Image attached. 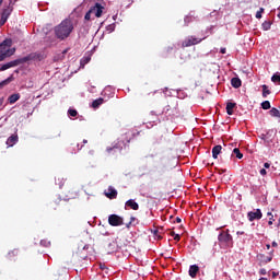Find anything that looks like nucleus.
I'll list each match as a JSON object with an SVG mask.
<instances>
[{"label":"nucleus","instance_id":"nucleus-2","mask_svg":"<svg viewBox=\"0 0 280 280\" xmlns=\"http://www.w3.org/2000/svg\"><path fill=\"white\" fill-rule=\"evenodd\" d=\"M71 32H73V21H71V19L61 21V23L55 27L56 36H71Z\"/></svg>","mask_w":280,"mask_h":280},{"label":"nucleus","instance_id":"nucleus-7","mask_svg":"<svg viewBox=\"0 0 280 280\" xmlns=\"http://www.w3.org/2000/svg\"><path fill=\"white\" fill-rule=\"evenodd\" d=\"M108 224H110V226H124V218L118 214H110L108 217Z\"/></svg>","mask_w":280,"mask_h":280},{"label":"nucleus","instance_id":"nucleus-16","mask_svg":"<svg viewBox=\"0 0 280 280\" xmlns=\"http://www.w3.org/2000/svg\"><path fill=\"white\" fill-rule=\"evenodd\" d=\"M200 270V267H198V265H191L189 267V277H191V279H196V275H198V271Z\"/></svg>","mask_w":280,"mask_h":280},{"label":"nucleus","instance_id":"nucleus-41","mask_svg":"<svg viewBox=\"0 0 280 280\" xmlns=\"http://www.w3.org/2000/svg\"><path fill=\"white\" fill-rule=\"evenodd\" d=\"M277 277H279V272L272 271V279H277Z\"/></svg>","mask_w":280,"mask_h":280},{"label":"nucleus","instance_id":"nucleus-8","mask_svg":"<svg viewBox=\"0 0 280 280\" xmlns=\"http://www.w3.org/2000/svg\"><path fill=\"white\" fill-rule=\"evenodd\" d=\"M104 5L100 2H96L93 7L90 8V12L96 16V19H102V14H104Z\"/></svg>","mask_w":280,"mask_h":280},{"label":"nucleus","instance_id":"nucleus-12","mask_svg":"<svg viewBox=\"0 0 280 280\" xmlns=\"http://www.w3.org/2000/svg\"><path fill=\"white\" fill-rule=\"evenodd\" d=\"M132 209L133 211H139V203L135 199H129L125 203V209Z\"/></svg>","mask_w":280,"mask_h":280},{"label":"nucleus","instance_id":"nucleus-9","mask_svg":"<svg viewBox=\"0 0 280 280\" xmlns=\"http://www.w3.org/2000/svg\"><path fill=\"white\" fill-rule=\"evenodd\" d=\"M19 65H23V59L19 58L12 61H9L0 67V71H8V69H12L13 67H19Z\"/></svg>","mask_w":280,"mask_h":280},{"label":"nucleus","instance_id":"nucleus-6","mask_svg":"<svg viewBox=\"0 0 280 280\" xmlns=\"http://www.w3.org/2000/svg\"><path fill=\"white\" fill-rule=\"evenodd\" d=\"M202 40H205V38L188 36L182 42V47L183 49H185V47H194V45H198L199 43H202Z\"/></svg>","mask_w":280,"mask_h":280},{"label":"nucleus","instance_id":"nucleus-57","mask_svg":"<svg viewBox=\"0 0 280 280\" xmlns=\"http://www.w3.org/2000/svg\"><path fill=\"white\" fill-rule=\"evenodd\" d=\"M259 280H269L268 278H260Z\"/></svg>","mask_w":280,"mask_h":280},{"label":"nucleus","instance_id":"nucleus-5","mask_svg":"<svg viewBox=\"0 0 280 280\" xmlns=\"http://www.w3.org/2000/svg\"><path fill=\"white\" fill-rule=\"evenodd\" d=\"M218 241L221 248H232L233 246V236L229 233V230L222 231L218 236Z\"/></svg>","mask_w":280,"mask_h":280},{"label":"nucleus","instance_id":"nucleus-27","mask_svg":"<svg viewBox=\"0 0 280 280\" xmlns=\"http://www.w3.org/2000/svg\"><path fill=\"white\" fill-rule=\"evenodd\" d=\"M12 80H14V75L11 74L8 79H5L4 81L0 82V89L1 86H5V84H10V82H12Z\"/></svg>","mask_w":280,"mask_h":280},{"label":"nucleus","instance_id":"nucleus-50","mask_svg":"<svg viewBox=\"0 0 280 280\" xmlns=\"http://www.w3.org/2000/svg\"><path fill=\"white\" fill-rule=\"evenodd\" d=\"M130 224H132V221L126 224L127 229H130Z\"/></svg>","mask_w":280,"mask_h":280},{"label":"nucleus","instance_id":"nucleus-11","mask_svg":"<svg viewBox=\"0 0 280 280\" xmlns=\"http://www.w3.org/2000/svg\"><path fill=\"white\" fill-rule=\"evenodd\" d=\"M272 135H275V130L269 129L266 133H261L260 139L265 141V143H272Z\"/></svg>","mask_w":280,"mask_h":280},{"label":"nucleus","instance_id":"nucleus-38","mask_svg":"<svg viewBox=\"0 0 280 280\" xmlns=\"http://www.w3.org/2000/svg\"><path fill=\"white\" fill-rule=\"evenodd\" d=\"M272 261V256L265 257V264H270Z\"/></svg>","mask_w":280,"mask_h":280},{"label":"nucleus","instance_id":"nucleus-45","mask_svg":"<svg viewBox=\"0 0 280 280\" xmlns=\"http://www.w3.org/2000/svg\"><path fill=\"white\" fill-rule=\"evenodd\" d=\"M220 54H226V48H221Z\"/></svg>","mask_w":280,"mask_h":280},{"label":"nucleus","instance_id":"nucleus-19","mask_svg":"<svg viewBox=\"0 0 280 280\" xmlns=\"http://www.w3.org/2000/svg\"><path fill=\"white\" fill-rule=\"evenodd\" d=\"M21 100V94L15 93L9 96L8 102L9 104H16Z\"/></svg>","mask_w":280,"mask_h":280},{"label":"nucleus","instance_id":"nucleus-53","mask_svg":"<svg viewBox=\"0 0 280 280\" xmlns=\"http://www.w3.org/2000/svg\"><path fill=\"white\" fill-rule=\"evenodd\" d=\"M213 14H218V12L213 11L212 13H210V16H213Z\"/></svg>","mask_w":280,"mask_h":280},{"label":"nucleus","instance_id":"nucleus-56","mask_svg":"<svg viewBox=\"0 0 280 280\" xmlns=\"http://www.w3.org/2000/svg\"><path fill=\"white\" fill-rule=\"evenodd\" d=\"M158 234H159V230H155V231H154V235H158Z\"/></svg>","mask_w":280,"mask_h":280},{"label":"nucleus","instance_id":"nucleus-3","mask_svg":"<svg viewBox=\"0 0 280 280\" xmlns=\"http://www.w3.org/2000/svg\"><path fill=\"white\" fill-rule=\"evenodd\" d=\"M14 54H16V48L12 47V39H4L0 44V62L5 58H10V56H14Z\"/></svg>","mask_w":280,"mask_h":280},{"label":"nucleus","instance_id":"nucleus-1","mask_svg":"<svg viewBox=\"0 0 280 280\" xmlns=\"http://www.w3.org/2000/svg\"><path fill=\"white\" fill-rule=\"evenodd\" d=\"M132 137H135V132L127 131L119 138L118 142L115 145L107 147L106 151L108 152V154H110L113 150H118L119 152H121V150H126V147L128 145V143H130Z\"/></svg>","mask_w":280,"mask_h":280},{"label":"nucleus","instance_id":"nucleus-26","mask_svg":"<svg viewBox=\"0 0 280 280\" xmlns=\"http://www.w3.org/2000/svg\"><path fill=\"white\" fill-rule=\"evenodd\" d=\"M195 20H196V16L194 15H186L184 19L186 25H189V23H194Z\"/></svg>","mask_w":280,"mask_h":280},{"label":"nucleus","instance_id":"nucleus-22","mask_svg":"<svg viewBox=\"0 0 280 280\" xmlns=\"http://www.w3.org/2000/svg\"><path fill=\"white\" fill-rule=\"evenodd\" d=\"M232 156H236V159H244V154L237 148L233 149Z\"/></svg>","mask_w":280,"mask_h":280},{"label":"nucleus","instance_id":"nucleus-18","mask_svg":"<svg viewBox=\"0 0 280 280\" xmlns=\"http://www.w3.org/2000/svg\"><path fill=\"white\" fill-rule=\"evenodd\" d=\"M12 10H13V8L10 7V4L5 9H3L2 13H1L2 19H7V20L10 19V14H12Z\"/></svg>","mask_w":280,"mask_h":280},{"label":"nucleus","instance_id":"nucleus-49","mask_svg":"<svg viewBox=\"0 0 280 280\" xmlns=\"http://www.w3.org/2000/svg\"><path fill=\"white\" fill-rule=\"evenodd\" d=\"M236 235H244V232L238 231V232H236Z\"/></svg>","mask_w":280,"mask_h":280},{"label":"nucleus","instance_id":"nucleus-15","mask_svg":"<svg viewBox=\"0 0 280 280\" xmlns=\"http://www.w3.org/2000/svg\"><path fill=\"white\" fill-rule=\"evenodd\" d=\"M44 43H45V47H54V45H56V37L45 36Z\"/></svg>","mask_w":280,"mask_h":280},{"label":"nucleus","instance_id":"nucleus-51","mask_svg":"<svg viewBox=\"0 0 280 280\" xmlns=\"http://www.w3.org/2000/svg\"><path fill=\"white\" fill-rule=\"evenodd\" d=\"M278 19H280V8H278V14H277Z\"/></svg>","mask_w":280,"mask_h":280},{"label":"nucleus","instance_id":"nucleus-21","mask_svg":"<svg viewBox=\"0 0 280 280\" xmlns=\"http://www.w3.org/2000/svg\"><path fill=\"white\" fill-rule=\"evenodd\" d=\"M104 104V98L100 97L92 102V108H100Z\"/></svg>","mask_w":280,"mask_h":280},{"label":"nucleus","instance_id":"nucleus-37","mask_svg":"<svg viewBox=\"0 0 280 280\" xmlns=\"http://www.w3.org/2000/svg\"><path fill=\"white\" fill-rule=\"evenodd\" d=\"M5 23H8V19L1 16L0 26L5 25Z\"/></svg>","mask_w":280,"mask_h":280},{"label":"nucleus","instance_id":"nucleus-35","mask_svg":"<svg viewBox=\"0 0 280 280\" xmlns=\"http://www.w3.org/2000/svg\"><path fill=\"white\" fill-rule=\"evenodd\" d=\"M265 9L260 8L257 12H256V19H261V14H264Z\"/></svg>","mask_w":280,"mask_h":280},{"label":"nucleus","instance_id":"nucleus-39","mask_svg":"<svg viewBox=\"0 0 280 280\" xmlns=\"http://www.w3.org/2000/svg\"><path fill=\"white\" fill-rule=\"evenodd\" d=\"M259 173H260V176H266V174H268L266 168H261Z\"/></svg>","mask_w":280,"mask_h":280},{"label":"nucleus","instance_id":"nucleus-20","mask_svg":"<svg viewBox=\"0 0 280 280\" xmlns=\"http://www.w3.org/2000/svg\"><path fill=\"white\" fill-rule=\"evenodd\" d=\"M231 84L233 89H240L242 86V80L240 78H232Z\"/></svg>","mask_w":280,"mask_h":280},{"label":"nucleus","instance_id":"nucleus-25","mask_svg":"<svg viewBox=\"0 0 280 280\" xmlns=\"http://www.w3.org/2000/svg\"><path fill=\"white\" fill-rule=\"evenodd\" d=\"M16 255H19V249H13L8 253L7 257H8V259H14V257H16Z\"/></svg>","mask_w":280,"mask_h":280},{"label":"nucleus","instance_id":"nucleus-52","mask_svg":"<svg viewBox=\"0 0 280 280\" xmlns=\"http://www.w3.org/2000/svg\"><path fill=\"white\" fill-rule=\"evenodd\" d=\"M175 240H177V242H178V240H180V235L177 234V235L175 236Z\"/></svg>","mask_w":280,"mask_h":280},{"label":"nucleus","instance_id":"nucleus-42","mask_svg":"<svg viewBox=\"0 0 280 280\" xmlns=\"http://www.w3.org/2000/svg\"><path fill=\"white\" fill-rule=\"evenodd\" d=\"M249 40V45H255V39H253V37H247Z\"/></svg>","mask_w":280,"mask_h":280},{"label":"nucleus","instance_id":"nucleus-33","mask_svg":"<svg viewBox=\"0 0 280 280\" xmlns=\"http://www.w3.org/2000/svg\"><path fill=\"white\" fill-rule=\"evenodd\" d=\"M40 246H44V248H49V246H51V242H49L47 240H42Z\"/></svg>","mask_w":280,"mask_h":280},{"label":"nucleus","instance_id":"nucleus-55","mask_svg":"<svg viewBox=\"0 0 280 280\" xmlns=\"http://www.w3.org/2000/svg\"><path fill=\"white\" fill-rule=\"evenodd\" d=\"M266 246H267V250H270V244H267Z\"/></svg>","mask_w":280,"mask_h":280},{"label":"nucleus","instance_id":"nucleus-61","mask_svg":"<svg viewBox=\"0 0 280 280\" xmlns=\"http://www.w3.org/2000/svg\"><path fill=\"white\" fill-rule=\"evenodd\" d=\"M135 221V217H131V222Z\"/></svg>","mask_w":280,"mask_h":280},{"label":"nucleus","instance_id":"nucleus-31","mask_svg":"<svg viewBox=\"0 0 280 280\" xmlns=\"http://www.w3.org/2000/svg\"><path fill=\"white\" fill-rule=\"evenodd\" d=\"M271 25H272V22H270V21H265V22L262 23V30H265V32H268V30H270Z\"/></svg>","mask_w":280,"mask_h":280},{"label":"nucleus","instance_id":"nucleus-47","mask_svg":"<svg viewBox=\"0 0 280 280\" xmlns=\"http://www.w3.org/2000/svg\"><path fill=\"white\" fill-rule=\"evenodd\" d=\"M266 269H260V275H266Z\"/></svg>","mask_w":280,"mask_h":280},{"label":"nucleus","instance_id":"nucleus-58","mask_svg":"<svg viewBox=\"0 0 280 280\" xmlns=\"http://www.w3.org/2000/svg\"><path fill=\"white\" fill-rule=\"evenodd\" d=\"M267 215H271V218H272V212H268Z\"/></svg>","mask_w":280,"mask_h":280},{"label":"nucleus","instance_id":"nucleus-23","mask_svg":"<svg viewBox=\"0 0 280 280\" xmlns=\"http://www.w3.org/2000/svg\"><path fill=\"white\" fill-rule=\"evenodd\" d=\"M269 115L271 117H279L280 118V112L279 109H277V107H272L270 110H269Z\"/></svg>","mask_w":280,"mask_h":280},{"label":"nucleus","instance_id":"nucleus-32","mask_svg":"<svg viewBox=\"0 0 280 280\" xmlns=\"http://www.w3.org/2000/svg\"><path fill=\"white\" fill-rule=\"evenodd\" d=\"M261 108H262L264 110H270V101H264V102L261 103Z\"/></svg>","mask_w":280,"mask_h":280},{"label":"nucleus","instance_id":"nucleus-34","mask_svg":"<svg viewBox=\"0 0 280 280\" xmlns=\"http://www.w3.org/2000/svg\"><path fill=\"white\" fill-rule=\"evenodd\" d=\"M68 115H69V117H78V110L70 109V110H68Z\"/></svg>","mask_w":280,"mask_h":280},{"label":"nucleus","instance_id":"nucleus-30","mask_svg":"<svg viewBox=\"0 0 280 280\" xmlns=\"http://www.w3.org/2000/svg\"><path fill=\"white\" fill-rule=\"evenodd\" d=\"M91 62V56L83 57L81 59V67H84V65H89Z\"/></svg>","mask_w":280,"mask_h":280},{"label":"nucleus","instance_id":"nucleus-29","mask_svg":"<svg viewBox=\"0 0 280 280\" xmlns=\"http://www.w3.org/2000/svg\"><path fill=\"white\" fill-rule=\"evenodd\" d=\"M270 95V90H268V85H262V97H268Z\"/></svg>","mask_w":280,"mask_h":280},{"label":"nucleus","instance_id":"nucleus-17","mask_svg":"<svg viewBox=\"0 0 280 280\" xmlns=\"http://www.w3.org/2000/svg\"><path fill=\"white\" fill-rule=\"evenodd\" d=\"M222 153V145L217 144L212 148V159H218L220 154Z\"/></svg>","mask_w":280,"mask_h":280},{"label":"nucleus","instance_id":"nucleus-43","mask_svg":"<svg viewBox=\"0 0 280 280\" xmlns=\"http://www.w3.org/2000/svg\"><path fill=\"white\" fill-rule=\"evenodd\" d=\"M264 167H265V170H269L270 163L266 162V163L264 164Z\"/></svg>","mask_w":280,"mask_h":280},{"label":"nucleus","instance_id":"nucleus-40","mask_svg":"<svg viewBox=\"0 0 280 280\" xmlns=\"http://www.w3.org/2000/svg\"><path fill=\"white\" fill-rule=\"evenodd\" d=\"M65 185V179H59V189H62V186Z\"/></svg>","mask_w":280,"mask_h":280},{"label":"nucleus","instance_id":"nucleus-14","mask_svg":"<svg viewBox=\"0 0 280 280\" xmlns=\"http://www.w3.org/2000/svg\"><path fill=\"white\" fill-rule=\"evenodd\" d=\"M105 196L106 198H109V200L117 198V189H115L113 186H109L105 192Z\"/></svg>","mask_w":280,"mask_h":280},{"label":"nucleus","instance_id":"nucleus-28","mask_svg":"<svg viewBox=\"0 0 280 280\" xmlns=\"http://www.w3.org/2000/svg\"><path fill=\"white\" fill-rule=\"evenodd\" d=\"M271 82H275L277 84H280V73L277 72L271 77Z\"/></svg>","mask_w":280,"mask_h":280},{"label":"nucleus","instance_id":"nucleus-64","mask_svg":"<svg viewBox=\"0 0 280 280\" xmlns=\"http://www.w3.org/2000/svg\"><path fill=\"white\" fill-rule=\"evenodd\" d=\"M15 73H19V70H15Z\"/></svg>","mask_w":280,"mask_h":280},{"label":"nucleus","instance_id":"nucleus-36","mask_svg":"<svg viewBox=\"0 0 280 280\" xmlns=\"http://www.w3.org/2000/svg\"><path fill=\"white\" fill-rule=\"evenodd\" d=\"M93 14V12H91V9L85 13L84 15V20L85 21H91V15Z\"/></svg>","mask_w":280,"mask_h":280},{"label":"nucleus","instance_id":"nucleus-13","mask_svg":"<svg viewBox=\"0 0 280 280\" xmlns=\"http://www.w3.org/2000/svg\"><path fill=\"white\" fill-rule=\"evenodd\" d=\"M16 143H19V135H12L7 139V145L9 148H12L14 145H16Z\"/></svg>","mask_w":280,"mask_h":280},{"label":"nucleus","instance_id":"nucleus-62","mask_svg":"<svg viewBox=\"0 0 280 280\" xmlns=\"http://www.w3.org/2000/svg\"><path fill=\"white\" fill-rule=\"evenodd\" d=\"M108 89H110V86H107L105 90L108 91Z\"/></svg>","mask_w":280,"mask_h":280},{"label":"nucleus","instance_id":"nucleus-63","mask_svg":"<svg viewBox=\"0 0 280 280\" xmlns=\"http://www.w3.org/2000/svg\"><path fill=\"white\" fill-rule=\"evenodd\" d=\"M3 3V0H0V5Z\"/></svg>","mask_w":280,"mask_h":280},{"label":"nucleus","instance_id":"nucleus-54","mask_svg":"<svg viewBox=\"0 0 280 280\" xmlns=\"http://www.w3.org/2000/svg\"><path fill=\"white\" fill-rule=\"evenodd\" d=\"M58 38H60V40H65V36H59Z\"/></svg>","mask_w":280,"mask_h":280},{"label":"nucleus","instance_id":"nucleus-46","mask_svg":"<svg viewBox=\"0 0 280 280\" xmlns=\"http://www.w3.org/2000/svg\"><path fill=\"white\" fill-rule=\"evenodd\" d=\"M176 222H177V224H180V222H183V220L179 217H177Z\"/></svg>","mask_w":280,"mask_h":280},{"label":"nucleus","instance_id":"nucleus-4","mask_svg":"<svg viewBox=\"0 0 280 280\" xmlns=\"http://www.w3.org/2000/svg\"><path fill=\"white\" fill-rule=\"evenodd\" d=\"M47 58V52L45 50L31 52L25 57H22V63L25 65V62H43Z\"/></svg>","mask_w":280,"mask_h":280},{"label":"nucleus","instance_id":"nucleus-59","mask_svg":"<svg viewBox=\"0 0 280 280\" xmlns=\"http://www.w3.org/2000/svg\"><path fill=\"white\" fill-rule=\"evenodd\" d=\"M83 143L85 144V143H89V141L88 140H83Z\"/></svg>","mask_w":280,"mask_h":280},{"label":"nucleus","instance_id":"nucleus-60","mask_svg":"<svg viewBox=\"0 0 280 280\" xmlns=\"http://www.w3.org/2000/svg\"><path fill=\"white\" fill-rule=\"evenodd\" d=\"M67 51H68V50L66 49V50L62 51V54L65 55V54H67Z\"/></svg>","mask_w":280,"mask_h":280},{"label":"nucleus","instance_id":"nucleus-48","mask_svg":"<svg viewBox=\"0 0 280 280\" xmlns=\"http://www.w3.org/2000/svg\"><path fill=\"white\" fill-rule=\"evenodd\" d=\"M269 226H272V218L268 221Z\"/></svg>","mask_w":280,"mask_h":280},{"label":"nucleus","instance_id":"nucleus-10","mask_svg":"<svg viewBox=\"0 0 280 280\" xmlns=\"http://www.w3.org/2000/svg\"><path fill=\"white\" fill-rule=\"evenodd\" d=\"M264 218V214L261 213L260 209H256L255 211H249L247 213V219L249 222H255V220H261Z\"/></svg>","mask_w":280,"mask_h":280},{"label":"nucleus","instance_id":"nucleus-44","mask_svg":"<svg viewBox=\"0 0 280 280\" xmlns=\"http://www.w3.org/2000/svg\"><path fill=\"white\" fill-rule=\"evenodd\" d=\"M271 246H272L273 248H277V246H279V244H277V242L273 241V242L271 243Z\"/></svg>","mask_w":280,"mask_h":280},{"label":"nucleus","instance_id":"nucleus-24","mask_svg":"<svg viewBox=\"0 0 280 280\" xmlns=\"http://www.w3.org/2000/svg\"><path fill=\"white\" fill-rule=\"evenodd\" d=\"M233 108H235V103H228L226 104V113H228V115H233Z\"/></svg>","mask_w":280,"mask_h":280}]
</instances>
